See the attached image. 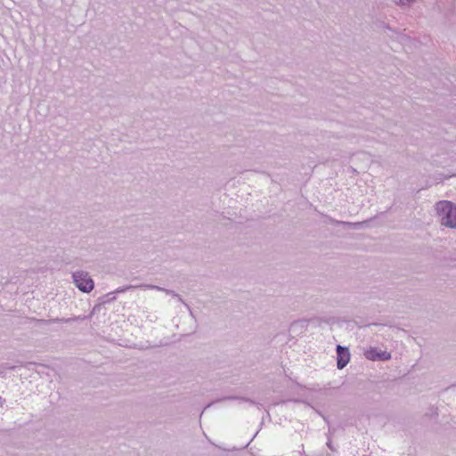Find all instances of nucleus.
I'll return each instance as SVG.
<instances>
[{
  "label": "nucleus",
  "mask_w": 456,
  "mask_h": 456,
  "mask_svg": "<svg viewBox=\"0 0 456 456\" xmlns=\"http://www.w3.org/2000/svg\"><path fill=\"white\" fill-rule=\"evenodd\" d=\"M436 209L443 225L456 228V206L448 200L439 201Z\"/></svg>",
  "instance_id": "nucleus-1"
},
{
  "label": "nucleus",
  "mask_w": 456,
  "mask_h": 456,
  "mask_svg": "<svg viewBox=\"0 0 456 456\" xmlns=\"http://www.w3.org/2000/svg\"><path fill=\"white\" fill-rule=\"evenodd\" d=\"M73 279L76 286L83 292H90L94 289V281L86 273H75Z\"/></svg>",
  "instance_id": "nucleus-2"
},
{
  "label": "nucleus",
  "mask_w": 456,
  "mask_h": 456,
  "mask_svg": "<svg viewBox=\"0 0 456 456\" xmlns=\"http://www.w3.org/2000/svg\"><path fill=\"white\" fill-rule=\"evenodd\" d=\"M364 356L370 361L382 360L386 361L391 358V355L387 351L378 352L376 348H370L364 352Z\"/></svg>",
  "instance_id": "nucleus-3"
},
{
  "label": "nucleus",
  "mask_w": 456,
  "mask_h": 456,
  "mask_svg": "<svg viewBox=\"0 0 456 456\" xmlns=\"http://www.w3.org/2000/svg\"><path fill=\"white\" fill-rule=\"evenodd\" d=\"M338 368L343 369L350 361V354L347 348L341 346H337Z\"/></svg>",
  "instance_id": "nucleus-4"
},
{
  "label": "nucleus",
  "mask_w": 456,
  "mask_h": 456,
  "mask_svg": "<svg viewBox=\"0 0 456 456\" xmlns=\"http://www.w3.org/2000/svg\"><path fill=\"white\" fill-rule=\"evenodd\" d=\"M415 2L416 0H395V4L401 7L409 6Z\"/></svg>",
  "instance_id": "nucleus-5"
},
{
  "label": "nucleus",
  "mask_w": 456,
  "mask_h": 456,
  "mask_svg": "<svg viewBox=\"0 0 456 456\" xmlns=\"http://www.w3.org/2000/svg\"><path fill=\"white\" fill-rule=\"evenodd\" d=\"M378 28L380 29H383L384 31L390 30L393 32H396L395 29L392 28L388 24H387L383 21L379 22V24L378 25Z\"/></svg>",
  "instance_id": "nucleus-6"
}]
</instances>
